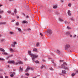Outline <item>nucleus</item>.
I'll use <instances>...</instances> for the list:
<instances>
[{"label":"nucleus","instance_id":"nucleus-1","mask_svg":"<svg viewBox=\"0 0 78 78\" xmlns=\"http://www.w3.org/2000/svg\"><path fill=\"white\" fill-rule=\"evenodd\" d=\"M31 51H28V54L30 55L33 61H34V58L38 57V55H34L33 54H31Z\"/></svg>","mask_w":78,"mask_h":78},{"label":"nucleus","instance_id":"nucleus-2","mask_svg":"<svg viewBox=\"0 0 78 78\" xmlns=\"http://www.w3.org/2000/svg\"><path fill=\"white\" fill-rule=\"evenodd\" d=\"M8 62L9 63H10V64H14V65H17L18 64H22V61H20L19 62H18V63L16 62L15 63L14 62V61H9Z\"/></svg>","mask_w":78,"mask_h":78},{"label":"nucleus","instance_id":"nucleus-3","mask_svg":"<svg viewBox=\"0 0 78 78\" xmlns=\"http://www.w3.org/2000/svg\"><path fill=\"white\" fill-rule=\"evenodd\" d=\"M67 64L66 62H63V65H61V68H63L64 69H65V70H68V68L67 67H66L65 66Z\"/></svg>","mask_w":78,"mask_h":78},{"label":"nucleus","instance_id":"nucleus-4","mask_svg":"<svg viewBox=\"0 0 78 78\" xmlns=\"http://www.w3.org/2000/svg\"><path fill=\"white\" fill-rule=\"evenodd\" d=\"M30 69L32 70H34V68L31 67H30L29 66H28L25 70V72H28L29 70H30Z\"/></svg>","mask_w":78,"mask_h":78},{"label":"nucleus","instance_id":"nucleus-5","mask_svg":"<svg viewBox=\"0 0 78 78\" xmlns=\"http://www.w3.org/2000/svg\"><path fill=\"white\" fill-rule=\"evenodd\" d=\"M69 48H70V45L69 44H67L65 45V49L66 50H69Z\"/></svg>","mask_w":78,"mask_h":78},{"label":"nucleus","instance_id":"nucleus-6","mask_svg":"<svg viewBox=\"0 0 78 78\" xmlns=\"http://www.w3.org/2000/svg\"><path fill=\"white\" fill-rule=\"evenodd\" d=\"M47 32L48 34H51L52 33V31L50 30H48L47 31Z\"/></svg>","mask_w":78,"mask_h":78},{"label":"nucleus","instance_id":"nucleus-7","mask_svg":"<svg viewBox=\"0 0 78 78\" xmlns=\"http://www.w3.org/2000/svg\"><path fill=\"white\" fill-rule=\"evenodd\" d=\"M16 44H17V43L16 42H14L11 44V46L12 47H15L16 46Z\"/></svg>","mask_w":78,"mask_h":78},{"label":"nucleus","instance_id":"nucleus-8","mask_svg":"<svg viewBox=\"0 0 78 78\" xmlns=\"http://www.w3.org/2000/svg\"><path fill=\"white\" fill-rule=\"evenodd\" d=\"M68 16H69L72 15V14L70 13V11L69 10L68 12Z\"/></svg>","mask_w":78,"mask_h":78},{"label":"nucleus","instance_id":"nucleus-9","mask_svg":"<svg viewBox=\"0 0 78 78\" xmlns=\"http://www.w3.org/2000/svg\"><path fill=\"white\" fill-rule=\"evenodd\" d=\"M62 73H63V74H66V71L65 70H63L62 71Z\"/></svg>","mask_w":78,"mask_h":78},{"label":"nucleus","instance_id":"nucleus-10","mask_svg":"<svg viewBox=\"0 0 78 78\" xmlns=\"http://www.w3.org/2000/svg\"><path fill=\"white\" fill-rule=\"evenodd\" d=\"M56 52L58 55H60V54H61V51H60L59 50H57Z\"/></svg>","mask_w":78,"mask_h":78},{"label":"nucleus","instance_id":"nucleus-11","mask_svg":"<svg viewBox=\"0 0 78 78\" xmlns=\"http://www.w3.org/2000/svg\"><path fill=\"white\" fill-rule=\"evenodd\" d=\"M23 23H27L28 22L26 20H24L22 21Z\"/></svg>","mask_w":78,"mask_h":78},{"label":"nucleus","instance_id":"nucleus-12","mask_svg":"<svg viewBox=\"0 0 78 78\" xmlns=\"http://www.w3.org/2000/svg\"><path fill=\"white\" fill-rule=\"evenodd\" d=\"M0 51H2L3 52H5V51L2 48H0Z\"/></svg>","mask_w":78,"mask_h":78},{"label":"nucleus","instance_id":"nucleus-13","mask_svg":"<svg viewBox=\"0 0 78 78\" xmlns=\"http://www.w3.org/2000/svg\"><path fill=\"white\" fill-rule=\"evenodd\" d=\"M10 51L11 52H14V51L12 48H10Z\"/></svg>","mask_w":78,"mask_h":78},{"label":"nucleus","instance_id":"nucleus-14","mask_svg":"<svg viewBox=\"0 0 78 78\" xmlns=\"http://www.w3.org/2000/svg\"><path fill=\"white\" fill-rule=\"evenodd\" d=\"M57 6V5H55L53 6V8H54V9H56Z\"/></svg>","mask_w":78,"mask_h":78},{"label":"nucleus","instance_id":"nucleus-15","mask_svg":"<svg viewBox=\"0 0 78 78\" xmlns=\"http://www.w3.org/2000/svg\"><path fill=\"white\" fill-rule=\"evenodd\" d=\"M59 20L60 21V22H62L63 21V20L62 19H61V18H59Z\"/></svg>","mask_w":78,"mask_h":78},{"label":"nucleus","instance_id":"nucleus-16","mask_svg":"<svg viewBox=\"0 0 78 78\" xmlns=\"http://www.w3.org/2000/svg\"><path fill=\"white\" fill-rule=\"evenodd\" d=\"M65 34H68V35H70V32H66L65 33Z\"/></svg>","mask_w":78,"mask_h":78},{"label":"nucleus","instance_id":"nucleus-17","mask_svg":"<svg viewBox=\"0 0 78 78\" xmlns=\"http://www.w3.org/2000/svg\"><path fill=\"white\" fill-rule=\"evenodd\" d=\"M33 51H37V48H34L33 49Z\"/></svg>","mask_w":78,"mask_h":78},{"label":"nucleus","instance_id":"nucleus-18","mask_svg":"<svg viewBox=\"0 0 78 78\" xmlns=\"http://www.w3.org/2000/svg\"><path fill=\"white\" fill-rule=\"evenodd\" d=\"M3 55H8V54L6 52H3L2 53Z\"/></svg>","mask_w":78,"mask_h":78},{"label":"nucleus","instance_id":"nucleus-19","mask_svg":"<svg viewBox=\"0 0 78 78\" xmlns=\"http://www.w3.org/2000/svg\"><path fill=\"white\" fill-rule=\"evenodd\" d=\"M35 58H34V60H35ZM33 61V62H35V63H39V62L37 60H36V61H34H34Z\"/></svg>","mask_w":78,"mask_h":78},{"label":"nucleus","instance_id":"nucleus-20","mask_svg":"<svg viewBox=\"0 0 78 78\" xmlns=\"http://www.w3.org/2000/svg\"><path fill=\"white\" fill-rule=\"evenodd\" d=\"M6 22H0V24H5Z\"/></svg>","mask_w":78,"mask_h":78},{"label":"nucleus","instance_id":"nucleus-21","mask_svg":"<svg viewBox=\"0 0 78 78\" xmlns=\"http://www.w3.org/2000/svg\"><path fill=\"white\" fill-rule=\"evenodd\" d=\"M1 42H4L5 41V39H3L1 40L0 41Z\"/></svg>","mask_w":78,"mask_h":78},{"label":"nucleus","instance_id":"nucleus-22","mask_svg":"<svg viewBox=\"0 0 78 78\" xmlns=\"http://www.w3.org/2000/svg\"><path fill=\"white\" fill-rule=\"evenodd\" d=\"M20 71H21V72H22V71H23V68H21V67H20Z\"/></svg>","mask_w":78,"mask_h":78},{"label":"nucleus","instance_id":"nucleus-23","mask_svg":"<svg viewBox=\"0 0 78 78\" xmlns=\"http://www.w3.org/2000/svg\"><path fill=\"white\" fill-rule=\"evenodd\" d=\"M75 73H73L72 74V76H74V75H75Z\"/></svg>","mask_w":78,"mask_h":78},{"label":"nucleus","instance_id":"nucleus-24","mask_svg":"<svg viewBox=\"0 0 78 78\" xmlns=\"http://www.w3.org/2000/svg\"><path fill=\"white\" fill-rule=\"evenodd\" d=\"M17 29L18 30H19V31L21 32V29H20L19 28H18Z\"/></svg>","mask_w":78,"mask_h":78},{"label":"nucleus","instance_id":"nucleus-25","mask_svg":"<svg viewBox=\"0 0 78 78\" xmlns=\"http://www.w3.org/2000/svg\"><path fill=\"white\" fill-rule=\"evenodd\" d=\"M65 23H69V22H68L67 21H65Z\"/></svg>","mask_w":78,"mask_h":78},{"label":"nucleus","instance_id":"nucleus-26","mask_svg":"<svg viewBox=\"0 0 78 78\" xmlns=\"http://www.w3.org/2000/svg\"><path fill=\"white\" fill-rule=\"evenodd\" d=\"M36 45L37 46V47H38L39 45V43H37L36 44Z\"/></svg>","mask_w":78,"mask_h":78},{"label":"nucleus","instance_id":"nucleus-27","mask_svg":"<svg viewBox=\"0 0 78 78\" xmlns=\"http://www.w3.org/2000/svg\"><path fill=\"white\" fill-rule=\"evenodd\" d=\"M44 67H45V66L44 65H42V66L41 67V69H43V68H44Z\"/></svg>","mask_w":78,"mask_h":78},{"label":"nucleus","instance_id":"nucleus-28","mask_svg":"<svg viewBox=\"0 0 78 78\" xmlns=\"http://www.w3.org/2000/svg\"><path fill=\"white\" fill-rule=\"evenodd\" d=\"M0 61H4V59L2 58H0Z\"/></svg>","mask_w":78,"mask_h":78},{"label":"nucleus","instance_id":"nucleus-29","mask_svg":"<svg viewBox=\"0 0 78 78\" xmlns=\"http://www.w3.org/2000/svg\"><path fill=\"white\" fill-rule=\"evenodd\" d=\"M68 6H69V7H71V3H69L68 5Z\"/></svg>","mask_w":78,"mask_h":78},{"label":"nucleus","instance_id":"nucleus-30","mask_svg":"<svg viewBox=\"0 0 78 78\" xmlns=\"http://www.w3.org/2000/svg\"><path fill=\"white\" fill-rule=\"evenodd\" d=\"M27 9H28L29 11H30V8H29V7H28V6L27 7Z\"/></svg>","mask_w":78,"mask_h":78},{"label":"nucleus","instance_id":"nucleus-31","mask_svg":"<svg viewBox=\"0 0 78 78\" xmlns=\"http://www.w3.org/2000/svg\"><path fill=\"white\" fill-rule=\"evenodd\" d=\"M67 28L68 29V30H70L71 29V28L69 27V26H67Z\"/></svg>","mask_w":78,"mask_h":78},{"label":"nucleus","instance_id":"nucleus-32","mask_svg":"<svg viewBox=\"0 0 78 78\" xmlns=\"http://www.w3.org/2000/svg\"><path fill=\"white\" fill-rule=\"evenodd\" d=\"M28 18H29V16H26V19H28Z\"/></svg>","mask_w":78,"mask_h":78},{"label":"nucleus","instance_id":"nucleus-33","mask_svg":"<svg viewBox=\"0 0 78 78\" xmlns=\"http://www.w3.org/2000/svg\"><path fill=\"white\" fill-rule=\"evenodd\" d=\"M7 12L8 13H11V11H10V10H8L7 11Z\"/></svg>","mask_w":78,"mask_h":78},{"label":"nucleus","instance_id":"nucleus-34","mask_svg":"<svg viewBox=\"0 0 78 78\" xmlns=\"http://www.w3.org/2000/svg\"><path fill=\"white\" fill-rule=\"evenodd\" d=\"M49 69L50 70H53V69L51 68H50Z\"/></svg>","mask_w":78,"mask_h":78},{"label":"nucleus","instance_id":"nucleus-35","mask_svg":"<svg viewBox=\"0 0 78 78\" xmlns=\"http://www.w3.org/2000/svg\"><path fill=\"white\" fill-rule=\"evenodd\" d=\"M13 76H14V75H13V74H10V76H11V77H12Z\"/></svg>","mask_w":78,"mask_h":78},{"label":"nucleus","instance_id":"nucleus-36","mask_svg":"<svg viewBox=\"0 0 78 78\" xmlns=\"http://www.w3.org/2000/svg\"><path fill=\"white\" fill-rule=\"evenodd\" d=\"M25 74L27 76H28L29 75V74H28V73H25Z\"/></svg>","mask_w":78,"mask_h":78},{"label":"nucleus","instance_id":"nucleus-37","mask_svg":"<svg viewBox=\"0 0 78 78\" xmlns=\"http://www.w3.org/2000/svg\"><path fill=\"white\" fill-rule=\"evenodd\" d=\"M14 12H15V14H16V13H17V10L16 9H15V10Z\"/></svg>","mask_w":78,"mask_h":78},{"label":"nucleus","instance_id":"nucleus-38","mask_svg":"<svg viewBox=\"0 0 78 78\" xmlns=\"http://www.w3.org/2000/svg\"><path fill=\"white\" fill-rule=\"evenodd\" d=\"M10 34H14V33L13 32H10Z\"/></svg>","mask_w":78,"mask_h":78},{"label":"nucleus","instance_id":"nucleus-39","mask_svg":"<svg viewBox=\"0 0 78 78\" xmlns=\"http://www.w3.org/2000/svg\"><path fill=\"white\" fill-rule=\"evenodd\" d=\"M42 61L43 62H45V61H45V59H42Z\"/></svg>","mask_w":78,"mask_h":78},{"label":"nucleus","instance_id":"nucleus-40","mask_svg":"<svg viewBox=\"0 0 78 78\" xmlns=\"http://www.w3.org/2000/svg\"><path fill=\"white\" fill-rule=\"evenodd\" d=\"M14 21H15V20H11V22H14Z\"/></svg>","mask_w":78,"mask_h":78},{"label":"nucleus","instance_id":"nucleus-41","mask_svg":"<svg viewBox=\"0 0 78 78\" xmlns=\"http://www.w3.org/2000/svg\"><path fill=\"white\" fill-rule=\"evenodd\" d=\"M19 23L17 22L16 23V25H19Z\"/></svg>","mask_w":78,"mask_h":78},{"label":"nucleus","instance_id":"nucleus-42","mask_svg":"<svg viewBox=\"0 0 78 78\" xmlns=\"http://www.w3.org/2000/svg\"><path fill=\"white\" fill-rule=\"evenodd\" d=\"M40 34H41V36H43V34L41 33Z\"/></svg>","mask_w":78,"mask_h":78},{"label":"nucleus","instance_id":"nucleus-43","mask_svg":"<svg viewBox=\"0 0 78 78\" xmlns=\"http://www.w3.org/2000/svg\"><path fill=\"white\" fill-rule=\"evenodd\" d=\"M12 16H14V13H12Z\"/></svg>","mask_w":78,"mask_h":78},{"label":"nucleus","instance_id":"nucleus-44","mask_svg":"<svg viewBox=\"0 0 78 78\" xmlns=\"http://www.w3.org/2000/svg\"><path fill=\"white\" fill-rule=\"evenodd\" d=\"M12 73L13 75H15V73L14 72H13V73Z\"/></svg>","mask_w":78,"mask_h":78},{"label":"nucleus","instance_id":"nucleus-45","mask_svg":"<svg viewBox=\"0 0 78 78\" xmlns=\"http://www.w3.org/2000/svg\"><path fill=\"white\" fill-rule=\"evenodd\" d=\"M51 62H52V63H54V60H52L51 61Z\"/></svg>","mask_w":78,"mask_h":78},{"label":"nucleus","instance_id":"nucleus-46","mask_svg":"<svg viewBox=\"0 0 78 78\" xmlns=\"http://www.w3.org/2000/svg\"><path fill=\"white\" fill-rule=\"evenodd\" d=\"M28 30H30V31H31V29L30 28L27 29Z\"/></svg>","mask_w":78,"mask_h":78},{"label":"nucleus","instance_id":"nucleus-47","mask_svg":"<svg viewBox=\"0 0 78 78\" xmlns=\"http://www.w3.org/2000/svg\"><path fill=\"white\" fill-rule=\"evenodd\" d=\"M60 62H63V60H60Z\"/></svg>","mask_w":78,"mask_h":78},{"label":"nucleus","instance_id":"nucleus-48","mask_svg":"<svg viewBox=\"0 0 78 78\" xmlns=\"http://www.w3.org/2000/svg\"><path fill=\"white\" fill-rule=\"evenodd\" d=\"M0 78H3V77L2 76H0Z\"/></svg>","mask_w":78,"mask_h":78},{"label":"nucleus","instance_id":"nucleus-49","mask_svg":"<svg viewBox=\"0 0 78 78\" xmlns=\"http://www.w3.org/2000/svg\"><path fill=\"white\" fill-rule=\"evenodd\" d=\"M8 76H5V78H8Z\"/></svg>","mask_w":78,"mask_h":78},{"label":"nucleus","instance_id":"nucleus-50","mask_svg":"<svg viewBox=\"0 0 78 78\" xmlns=\"http://www.w3.org/2000/svg\"><path fill=\"white\" fill-rule=\"evenodd\" d=\"M76 35H75L74 36V37H76Z\"/></svg>","mask_w":78,"mask_h":78},{"label":"nucleus","instance_id":"nucleus-51","mask_svg":"<svg viewBox=\"0 0 78 78\" xmlns=\"http://www.w3.org/2000/svg\"><path fill=\"white\" fill-rule=\"evenodd\" d=\"M70 37H72V35H70Z\"/></svg>","mask_w":78,"mask_h":78},{"label":"nucleus","instance_id":"nucleus-52","mask_svg":"<svg viewBox=\"0 0 78 78\" xmlns=\"http://www.w3.org/2000/svg\"><path fill=\"white\" fill-rule=\"evenodd\" d=\"M1 6H2V5H0V7H1Z\"/></svg>","mask_w":78,"mask_h":78},{"label":"nucleus","instance_id":"nucleus-53","mask_svg":"<svg viewBox=\"0 0 78 78\" xmlns=\"http://www.w3.org/2000/svg\"><path fill=\"white\" fill-rule=\"evenodd\" d=\"M76 72H77V73H78V70L76 71Z\"/></svg>","mask_w":78,"mask_h":78},{"label":"nucleus","instance_id":"nucleus-54","mask_svg":"<svg viewBox=\"0 0 78 78\" xmlns=\"http://www.w3.org/2000/svg\"><path fill=\"white\" fill-rule=\"evenodd\" d=\"M8 67H9V65H8Z\"/></svg>","mask_w":78,"mask_h":78},{"label":"nucleus","instance_id":"nucleus-55","mask_svg":"<svg viewBox=\"0 0 78 78\" xmlns=\"http://www.w3.org/2000/svg\"><path fill=\"white\" fill-rule=\"evenodd\" d=\"M17 19H18V18H19V17L17 16Z\"/></svg>","mask_w":78,"mask_h":78},{"label":"nucleus","instance_id":"nucleus-56","mask_svg":"<svg viewBox=\"0 0 78 78\" xmlns=\"http://www.w3.org/2000/svg\"><path fill=\"white\" fill-rule=\"evenodd\" d=\"M12 56V55H9V56Z\"/></svg>","mask_w":78,"mask_h":78},{"label":"nucleus","instance_id":"nucleus-57","mask_svg":"<svg viewBox=\"0 0 78 78\" xmlns=\"http://www.w3.org/2000/svg\"><path fill=\"white\" fill-rule=\"evenodd\" d=\"M71 20H73V19H72V18L71 19Z\"/></svg>","mask_w":78,"mask_h":78},{"label":"nucleus","instance_id":"nucleus-58","mask_svg":"<svg viewBox=\"0 0 78 78\" xmlns=\"http://www.w3.org/2000/svg\"><path fill=\"white\" fill-rule=\"evenodd\" d=\"M62 2H63V0H62Z\"/></svg>","mask_w":78,"mask_h":78},{"label":"nucleus","instance_id":"nucleus-59","mask_svg":"<svg viewBox=\"0 0 78 78\" xmlns=\"http://www.w3.org/2000/svg\"><path fill=\"white\" fill-rule=\"evenodd\" d=\"M1 36H2V35L0 34V37Z\"/></svg>","mask_w":78,"mask_h":78},{"label":"nucleus","instance_id":"nucleus-60","mask_svg":"<svg viewBox=\"0 0 78 78\" xmlns=\"http://www.w3.org/2000/svg\"><path fill=\"white\" fill-rule=\"evenodd\" d=\"M33 78H36V77H33Z\"/></svg>","mask_w":78,"mask_h":78},{"label":"nucleus","instance_id":"nucleus-61","mask_svg":"<svg viewBox=\"0 0 78 78\" xmlns=\"http://www.w3.org/2000/svg\"><path fill=\"white\" fill-rule=\"evenodd\" d=\"M9 56H8V57H7V58H9Z\"/></svg>","mask_w":78,"mask_h":78},{"label":"nucleus","instance_id":"nucleus-62","mask_svg":"<svg viewBox=\"0 0 78 78\" xmlns=\"http://www.w3.org/2000/svg\"><path fill=\"white\" fill-rule=\"evenodd\" d=\"M23 15H24V16H25V13H23Z\"/></svg>","mask_w":78,"mask_h":78},{"label":"nucleus","instance_id":"nucleus-63","mask_svg":"<svg viewBox=\"0 0 78 78\" xmlns=\"http://www.w3.org/2000/svg\"><path fill=\"white\" fill-rule=\"evenodd\" d=\"M2 18V16H0V18Z\"/></svg>","mask_w":78,"mask_h":78},{"label":"nucleus","instance_id":"nucleus-64","mask_svg":"<svg viewBox=\"0 0 78 78\" xmlns=\"http://www.w3.org/2000/svg\"><path fill=\"white\" fill-rule=\"evenodd\" d=\"M21 76L22 77H23V76Z\"/></svg>","mask_w":78,"mask_h":78}]
</instances>
